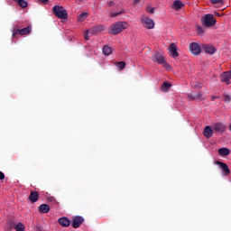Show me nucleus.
Segmentation results:
<instances>
[{
	"label": "nucleus",
	"mask_w": 231,
	"mask_h": 231,
	"mask_svg": "<svg viewBox=\"0 0 231 231\" xmlns=\"http://www.w3.org/2000/svg\"><path fill=\"white\" fill-rule=\"evenodd\" d=\"M0 180H5V173L0 171Z\"/></svg>",
	"instance_id": "nucleus-35"
},
{
	"label": "nucleus",
	"mask_w": 231,
	"mask_h": 231,
	"mask_svg": "<svg viewBox=\"0 0 231 231\" xmlns=\"http://www.w3.org/2000/svg\"><path fill=\"white\" fill-rule=\"evenodd\" d=\"M127 26H129L127 22H116L112 24L111 33L113 35H118V33H122L124 30H127Z\"/></svg>",
	"instance_id": "nucleus-1"
},
{
	"label": "nucleus",
	"mask_w": 231,
	"mask_h": 231,
	"mask_svg": "<svg viewBox=\"0 0 231 231\" xmlns=\"http://www.w3.org/2000/svg\"><path fill=\"white\" fill-rule=\"evenodd\" d=\"M13 37L16 35H28V33H32V26H27L23 29H19V25H15L12 31Z\"/></svg>",
	"instance_id": "nucleus-4"
},
{
	"label": "nucleus",
	"mask_w": 231,
	"mask_h": 231,
	"mask_svg": "<svg viewBox=\"0 0 231 231\" xmlns=\"http://www.w3.org/2000/svg\"><path fill=\"white\" fill-rule=\"evenodd\" d=\"M29 201H31V203H37V201H39L38 191H31L29 195Z\"/></svg>",
	"instance_id": "nucleus-17"
},
{
	"label": "nucleus",
	"mask_w": 231,
	"mask_h": 231,
	"mask_svg": "<svg viewBox=\"0 0 231 231\" xmlns=\"http://www.w3.org/2000/svg\"><path fill=\"white\" fill-rule=\"evenodd\" d=\"M211 5H223V0H210Z\"/></svg>",
	"instance_id": "nucleus-31"
},
{
	"label": "nucleus",
	"mask_w": 231,
	"mask_h": 231,
	"mask_svg": "<svg viewBox=\"0 0 231 231\" xmlns=\"http://www.w3.org/2000/svg\"><path fill=\"white\" fill-rule=\"evenodd\" d=\"M202 50L205 51V53H208V55H214L216 53V47L214 45L203 44Z\"/></svg>",
	"instance_id": "nucleus-15"
},
{
	"label": "nucleus",
	"mask_w": 231,
	"mask_h": 231,
	"mask_svg": "<svg viewBox=\"0 0 231 231\" xmlns=\"http://www.w3.org/2000/svg\"><path fill=\"white\" fill-rule=\"evenodd\" d=\"M82 223H84V217H82L80 216L73 217V218H72L73 228L80 227V225H82Z\"/></svg>",
	"instance_id": "nucleus-11"
},
{
	"label": "nucleus",
	"mask_w": 231,
	"mask_h": 231,
	"mask_svg": "<svg viewBox=\"0 0 231 231\" xmlns=\"http://www.w3.org/2000/svg\"><path fill=\"white\" fill-rule=\"evenodd\" d=\"M14 3H17L18 0H14Z\"/></svg>",
	"instance_id": "nucleus-41"
},
{
	"label": "nucleus",
	"mask_w": 231,
	"mask_h": 231,
	"mask_svg": "<svg viewBox=\"0 0 231 231\" xmlns=\"http://www.w3.org/2000/svg\"><path fill=\"white\" fill-rule=\"evenodd\" d=\"M215 98H219V97H217V96H213V97H211V100H212V101H214Z\"/></svg>",
	"instance_id": "nucleus-38"
},
{
	"label": "nucleus",
	"mask_w": 231,
	"mask_h": 231,
	"mask_svg": "<svg viewBox=\"0 0 231 231\" xmlns=\"http://www.w3.org/2000/svg\"><path fill=\"white\" fill-rule=\"evenodd\" d=\"M16 3H18L21 8H26L28 6V2H26L25 0H18Z\"/></svg>",
	"instance_id": "nucleus-28"
},
{
	"label": "nucleus",
	"mask_w": 231,
	"mask_h": 231,
	"mask_svg": "<svg viewBox=\"0 0 231 231\" xmlns=\"http://www.w3.org/2000/svg\"><path fill=\"white\" fill-rule=\"evenodd\" d=\"M221 82H226V84H230L231 72L226 71L220 75Z\"/></svg>",
	"instance_id": "nucleus-16"
},
{
	"label": "nucleus",
	"mask_w": 231,
	"mask_h": 231,
	"mask_svg": "<svg viewBox=\"0 0 231 231\" xmlns=\"http://www.w3.org/2000/svg\"><path fill=\"white\" fill-rule=\"evenodd\" d=\"M213 129L214 131H216V133H220L222 134V133H225V131H226V125H225V124L223 123H216L213 125Z\"/></svg>",
	"instance_id": "nucleus-14"
},
{
	"label": "nucleus",
	"mask_w": 231,
	"mask_h": 231,
	"mask_svg": "<svg viewBox=\"0 0 231 231\" xmlns=\"http://www.w3.org/2000/svg\"><path fill=\"white\" fill-rule=\"evenodd\" d=\"M223 97H224L225 102H230V100H231V97H230V96H228V95H224Z\"/></svg>",
	"instance_id": "nucleus-32"
},
{
	"label": "nucleus",
	"mask_w": 231,
	"mask_h": 231,
	"mask_svg": "<svg viewBox=\"0 0 231 231\" xmlns=\"http://www.w3.org/2000/svg\"><path fill=\"white\" fill-rule=\"evenodd\" d=\"M188 97L190 100H199V101L205 100L201 91H192L191 93L188 94Z\"/></svg>",
	"instance_id": "nucleus-7"
},
{
	"label": "nucleus",
	"mask_w": 231,
	"mask_h": 231,
	"mask_svg": "<svg viewBox=\"0 0 231 231\" xmlns=\"http://www.w3.org/2000/svg\"><path fill=\"white\" fill-rule=\"evenodd\" d=\"M58 222L61 225V226H69V225H71V221H69L68 219V217H61V218H59Z\"/></svg>",
	"instance_id": "nucleus-19"
},
{
	"label": "nucleus",
	"mask_w": 231,
	"mask_h": 231,
	"mask_svg": "<svg viewBox=\"0 0 231 231\" xmlns=\"http://www.w3.org/2000/svg\"><path fill=\"white\" fill-rule=\"evenodd\" d=\"M141 21L144 28H147L148 30H152V28H154V21L152 19L142 16Z\"/></svg>",
	"instance_id": "nucleus-6"
},
{
	"label": "nucleus",
	"mask_w": 231,
	"mask_h": 231,
	"mask_svg": "<svg viewBox=\"0 0 231 231\" xmlns=\"http://www.w3.org/2000/svg\"><path fill=\"white\" fill-rule=\"evenodd\" d=\"M36 231H42V226H36Z\"/></svg>",
	"instance_id": "nucleus-37"
},
{
	"label": "nucleus",
	"mask_w": 231,
	"mask_h": 231,
	"mask_svg": "<svg viewBox=\"0 0 231 231\" xmlns=\"http://www.w3.org/2000/svg\"><path fill=\"white\" fill-rule=\"evenodd\" d=\"M100 32H104L103 25L94 26V27L87 30V33H90V35H97V33H100Z\"/></svg>",
	"instance_id": "nucleus-13"
},
{
	"label": "nucleus",
	"mask_w": 231,
	"mask_h": 231,
	"mask_svg": "<svg viewBox=\"0 0 231 231\" xmlns=\"http://www.w3.org/2000/svg\"><path fill=\"white\" fill-rule=\"evenodd\" d=\"M169 51L171 53V57H173V59L180 57V53L178 52V46L176 45V43L170 44Z\"/></svg>",
	"instance_id": "nucleus-10"
},
{
	"label": "nucleus",
	"mask_w": 231,
	"mask_h": 231,
	"mask_svg": "<svg viewBox=\"0 0 231 231\" xmlns=\"http://www.w3.org/2000/svg\"><path fill=\"white\" fill-rule=\"evenodd\" d=\"M152 60H153V62H157V64H162L163 68H169V63L165 61V58L160 52H155L152 56Z\"/></svg>",
	"instance_id": "nucleus-5"
},
{
	"label": "nucleus",
	"mask_w": 231,
	"mask_h": 231,
	"mask_svg": "<svg viewBox=\"0 0 231 231\" xmlns=\"http://www.w3.org/2000/svg\"><path fill=\"white\" fill-rule=\"evenodd\" d=\"M172 8L178 12V10H181V8H183V3L180 0H176L173 2Z\"/></svg>",
	"instance_id": "nucleus-20"
},
{
	"label": "nucleus",
	"mask_w": 231,
	"mask_h": 231,
	"mask_svg": "<svg viewBox=\"0 0 231 231\" xmlns=\"http://www.w3.org/2000/svg\"><path fill=\"white\" fill-rule=\"evenodd\" d=\"M189 51L193 55H199L201 53V46L198 42H192L189 44Z\"/></svg>",
	"instance_id": "nucleus-9"
},
{
	"label": "nucleus",
	"mask_w": 231,
	"mask_h": 231,
	"mask_svg": "<svg viewBox=\"0 0 231 231\" xmlns=\"http://www.w3.org/2000/svg\"><path fill=\"white\" fill-rule=\"evenodd\" d=\"M123 14H125V9H121L120 12L117 13H111L110 17H118V15H122Z\"/></svg>",
	"instance_id": "nucleus-27"
},
{
	"label": "nucleus",
	"mask_w": 231,
	"mask_h": 231,
	"mask_svg": "<svg viewBox=\"0 0 231 231\" xmlns=\"http://www.w3.org/2000/svg\"><path fill=\"white\" fill-rule=\"evenodd\" d=\"M85 41H89V33H88V31L85 32Z\"/></svg>",
	"instance_id": "nucleus-33"
},
{
	"label": "nucleus",
	"mask_w": 231,
	"mask_h": 231,
	"mask_svg": "<svg viewBox=\"0 0 231 231\" xmlns=\"http://www.w3.org/2000/svg\"><path fill=\"white\" fill-rule=\"evenodd\" d=\"M39 211L42 212V214H48V212H50V206L47 204H42L39 207Z\"/></svg>",
	"instance_id": "nucleus-21"
},
{
	"label": "nucleus",
	"mask_w": 231,
	"mask_h": 231,
	"mask_svg": "<svg viewBox=\"0 0 231 231\" xmlns=\"http://www.w3.org/2000/svg\"><path fill=\"white\" fill-rule=\"evenodd\" d=\"M88 50H91V47H88Z\"/></svg>",
	"instance_id": "nucleus-42"
},
{
	"label": "nucleus",
	"mask_w": 231,
	"mask_h": 231,
	"mask_svg": "<svg viewBox=\"0 0 231 231\" xmlns=\"http://www.w3.org/2000/svg\"><path fill=\"white\" fill-rule=\"evenodd\" d=\"M86 19H88V13H81L79 16H78V21L79 23H83V21H86Z\"/></svg>",
	"instance_id": "nucleus-24"
},
{
	"label": "nucleus",
	"mask_w": 231,
	"mask_h": 231,
	"mask_svg": "<svg viewBox=\"0 0 231 231\" xmlns=\"http://www.w3.org/2000/svg\"><path fill=\"white\" fill-rule=\"evenodd\" d=\"M171 83L169 82H164L162 87H161V89L162 91H164L166 93V91H169V89H171Z\"/></svg>",
	"instance_id": "nucleus-25"
},
{
	"label": "nucleus",
	"mask_w": 231,
	"mask_h": 231,
	"mask_svg": "<svg viewBox=\"0 0 231 231\" xmlns=\"http://www.w3.org/2000/svg\"><path fill=\"white\" fill-rule=\"evenodd\" d=\"M8 225H9V228H14L16 231H24V229L26 228L24 226V225L21 222H19L17 225H15V222L14 221H8Z\"/></svg>",
	"instance_id": "nucleus-12"
},
{
	"label": "nucleus",
	"mask_w": 231,
	"mask_h": 231,
	"mask_svg": "<svg viewBox=\"0 0 231 231\" xmlns=\"http://www.w3.org/2000/svg\"><path fill=\"white\" fill-rule=\"evenodd\" d=\"M197 35L203 37L205 35V29L201 25H197Z\"/></svg>",
	"instance_id": "nucleus-26"
},
{
	"label": "nucleus",
	"mask_w": 231,
	"mask_h": 231,
	"mask_svg": "<svg viewBox=\"0 0 231 231\" xmlns=\"http://www.w3.org/2000/svg\"><path fill=\"white\" fill-rule=\"evenodd\" d=\"M138 3H140V0H134V2H133L134 6H136V5H138Z\"/></svg>",
	"instance_id": "nucleus-36"
},
{
	"label": "nucleus",
	"mask_w": 231,
	"mask_h": 231,
	"mask_svg": "<svg viewBox=\"0 0 231 231\" xmlns=\"http://www.w3.org/2000/svg\"><path fill=\"white\" fill-rule=\"evenodd\" d=\"M203 134L206 138H212V134H214V131H212V128H210V126H206L204 128Z\"/></svg>",
	"instance_id": "nucleus-18"
},
{
	"label": "nucleus",
	"mask_w": 231,
	"mask_h": 231,
	"mask_svg": "<svg viewBox=\"0 0 231 231\" xmlns=\"http://www.w3.org/2000/svg\"><path fill=\"white\" fill-rule=\"evenodd\" d=\"M116 66H117V68L122 70L125 69V61H119L116 64Z\"/></svg>",
	"instance_id": "nucleus-29"
},
{
	"label": "nucleus",
	"mask_w": 231,
	"mask_h": 231,
	"mask_svg": "<svg viewBox=\"0 0 231 231\" xmlns=\"http://www.w3.org/2000/svg\"><path fill=\"white\" fill-rule=\"evenodd\" d=\"M146 12H147V14H154V7H152L151 5H147Z\"/></svg>",
	"instance_id": "nucleus-30"
},
{
	"label": "nucleus",
	"mask_w": 231,
	"mask_h": 231,
	"mask_svg": "<svg viewBox=\"0 0 231 231\" xmlns=\"http://www.w3.org/2000/svg\"><path fill=\"white\" fill-rule=\"evenodd\" d=\"M103 53L104 55H111L113 53V48L109 47L108 45H105L103 47Z\"/></svg>",
	"instance_id": "nucleus-23"
},
{
	"label": "nucleus",
	"mask_w": 231,
	"mask_h": 231,
	"mask_svg": "<svg viewBox=\"0 0 231 231\" xmlns=\"http://www.w3.org/2000/svg\"><path fill=\"white\" fill-rule=\"evenodd\" d=\"M40 1H42V3L43 5H46V3H48V0H40Z\"/></svg>",
	"instance_id": "nucleus-39"
},
{
	"label": "nucleus",
	"mask_w": 231,
	"mask_h": 231,
	"mask_svg": "<svg viewBox=\"0 0 231 231\" xmlns=\"http://www.w3.org/2000/svg\"><path fill=\"white\" fill-rule=\"evenodd\" d=\"M216 15H217V17H221V14H219V13H216Z\"/></svg>",
	"instance_id": "nucleus-40"
},
{
	"label": "nucleus",
	"mask_w": 231,
	"mask_h": 231,
	"mask_svg": "<svg viewBox=\"0 0 231 231\" xmlns=\"http://www.w3.org/2000/svg\"><path fill=\"white\" fill-rule=\"evenodd\" d=\"M217 165L221 169L224 176H230V168H228L226 163L222 162L221 161H217Z\"/></svg>",
	"instance_id": "nucleus-8"
},
{
	"label": "nucleus",
	"mask_w": 231,
	"mask_h": 231,
	"mask_svg": "<svg viewBox=\"0 0 231 231\" xmlns=\"http://www.w3.org/2000/svg\"><path fill=\"white\" fill-rule=\"evenodd\" d=\"M219 156H228L230 154V150L228 148L218 149Z\"/></svg>",
	"instance_id": "nucleus-22"
},
{
	"label": "nucleus",
	"mask_w": 231,
	"mask_h": 231,
	"mask_svg": "<svg viewBox=\"0 0 231 231\" xmlns=\"http://www.w3.org/2000/svg\"><path fill=\"white\" fill-rule=\"evenodd\" d=\"M201 23L206 28H211V26H216V17L214 14H208L201 18Z\"/></svg>",
	"instance_id": "nucleus-2"
},
{
	"label": "nucleus",
	"mask_w": 231,
	"mask_h": 231,
	"mask_svg": "<svg viewBox=\"0 0 231 231\" xmlns=\"http://www.w3.org/2000/svg\"><path fill=\"white\" fill-rule=\"evenodd\" d=\"M107 5H108V6H115V2H113V1H108V2H107Z\"/></svg>",
	"instance_id": "nucleus-34"
},
{
	"label": "nucleus",
	"mask_w": 231,
	"mask_h": 231,
	"mask_svg": "<svg viewBox=\"0 0 231 231\" xmlns=\"http://www.w3.org/2000/svg\"><path fill=\"white\" fill-rule=\"evenodd\" d=\"M52 12L58 19H68V11H66L62 6L55 5L52 8Z\"/></svg>",
	"instance_id": "nucleus-3"
}]
</instances>
